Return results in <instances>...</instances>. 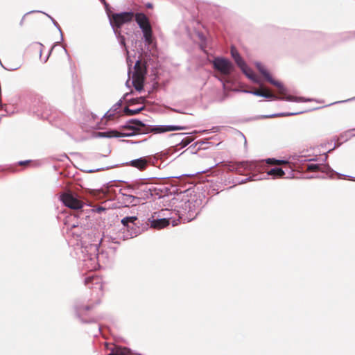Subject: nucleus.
<instances>
[{"instance_id":"obj_2","label":"nucleus","mask_w":355,"mask_h":355,"mask_svg":"<svg viewBox=\"0 0 355 355\" xmlns=\"http://www.w3.org/2000/svg\"><path fill=\"white\" fill-rule=\"evenodd\" d=\"M101 241L98 243L86 244L82 243L80 246L77 245L76 254L80 268L85 270L93 271L100 267V259L104 256L103 253H98V246Z\"/></svg>"},{"instance_id":"obj_37","label":"nucleus","mask_w":355,"mask_h":355,"mask_svg":"<svg viewBox=\"0 0 355 355\" xmlns=\"http://www.w3.org/2000/svg\"><path fill=\"white\" fill-rule=\"evenodd\" d=\"M40 12L39 10H33V11H30V12H28L27 13L25 14V15L22 17V19H21V21H20V25L22 26L23 25V23H24V17L26 15H28L30 13H32V12Z\"/></svg>"},{"instance_id":"obj_29","label":"nucleus","mask_w":355,"mask_h":355,"mask_svg":"<svg viewBox=\"0 0 355 355\" xmlns=\"http://www.w3.org/2000/svg\"><path fill=\"white\" fill-rule=\"evenodd\" d=\"M40 12H42V11ZM42 13H43V12H42ZM44 14L46 15L51 19L53 24L56 27V28L58 30V31L60 33V40L61 41L63 40L62 32L61 28H60V25L58 24V23L51 15H49L45 12H44Z\"/></svg>"},{"instance_id":"obj_4","label":"nucleus","mask_w":355,"mask_h":355,"mask_svg":"<svg viewBox=\"0 0 355 355\" xmlns=\"http://www.w3.org/2000/svg\"><path fill=\"white\" fill-rule=\"evenodd\" d=\"M124 239L136 237L141 233L144 228L139 226L140 221L137 216H126L121 219Z\"/></svg>"},{"instance_id":"obj_22","label":"nucleus","mask_w":355,"mask_h":355,"mask_svg":"<svg viewBox=\"0 0 355 355\" xmlns=\"http://www.w3.org/2000/svg\"><path fill=\"white\" fill-rule=\"evenodd\" d=\"M257 167V164L253 162L244 161L241 162L238 165V169L241 170H254Z\"/></svg>"},{"instance_id":"obj_50","label":"nucleus","mask_w":355,"mask_h":355,"mask_svg":"<svg viewBox=\"0 0 355 355\" xmlns=\"http://www.w3.org/2000/svg\"><path fill=\"white\" fill-rule=\"evenodd\" d=\"M130 69H129L128 71V76L130 77Z\"/></svg>"},{"instance_id":"obj_9","label":"nucleus","mask_w":355,"mask_h":355,"mask_svg":"<svg viewBox=\"0 0 355 355\" xmlns=\"http://www.w3.org/2000/svg\"><path fill=\"white\" fill-rule=\"evenodd\" d=\"M214 68L221 74L228 76L234 69L233 64L223 57H216L212 61Z\"/></svg>"},{"instance_id":"obj_45","label":"nucleus","mask_w":355,"mask_h":355,"mask_svg":"<svg viewBox=\"0 0 355 355\" xmlns=\"http://www.w3.org/2000/svg\"><path fill=\"white\" fill-rule=\"evenodd\" d=\"M42 119H47V118H48V116H47V115H46V114H42Z\"/></svg>"},{"instance_id":"obj_48","label":"nucleus","mask_w":355,"mask_h":355,"mask_svg":"<svg viewBox=\"0 0 355 355\" xmlns=\"http://www.w3.org/2000/svg\"><path fill=\"white\" fill-rule=\"evenodd\" d=\"M128 95H129V93H126V94H125V96H124L123 98H125L127 96H128Z\"/></svg>"},{"instance_id":"obj_39","label":"nucleus","mask_w":355,"mask_h":355,"mask_svg":"<svg viewBox=\"0 0 355 355\" xmlns=\"http://www.w3.org/2000/svg\"><path fill=\"white\" fill-rule=\"evenodd\" d=\"M105 6V8L106 11H108V8L110 7L109 4L106 2L105 0H100Z\"/></svg>"},{"instance_id":"obj_43","label":"nucleus","mask_w":355,"mask_h":355,"mask_svg":"<svg viewBox=\"0 0 355 355\" xmlns=\"http://www.w3.org/2000/svg\"><path fill=\"white\" fill-rule=\"evenodd\" d=\"M53 47H54V46L51 48V51H50V52H49V55H48L46 56V58H45V60H44V62H46L47 61V59L49 58V55H50V53H51V51L53 50Z\"/></svg>"},{"instance_id":"obj_3","label":"nucleus","mask_w":355,"mask_h":355,"mask_svg":"<svg viewBox=\"0 0 355 355\" xmlns=\"http://www.w3.org/2000/svg\"><path fill=\"white\" fill-rule=\"evenodd\" d=\"M200 205V200L196 196L189 198H183L179 205L175 206V211L178 212L179 218H184V220L191 221L198 214Z\"/></svg>"},{"instance_id":"obj_49","label":"nucleus","mask_w":355,"mask_h":355,"mask_svg":"<svg viewBox=\"0 0 355 355\" xmlns=\"http://www.w3.org/2000/svg\"><path fill=\"white\" fill-rule=\"evenodd\" d=\"M37 44H39L40 46H43L42 44L41 43H37Z\"/></svg>"},{"instance_id":"obj_30","label":"nucleus","mask_w":355,"mask_h":355,"mask_svg":"<svg viewBox=\"0 0 355 355\" xmlns=\"http://www.w3.org/2000/svg\"><path fill=\"white\" fill-rule=\"evenodd\" d=\"M116 37H117L118 40H119V44L124 47L125 51L127 53H129L128 49H127V46L125 45V38L123 35H121V31H120V35L119 34H117V35H115Z\"/></svg>"},{"instance_id":"obj_33","label":"nucleus","mask_w":355,"mask_h":355,"mask_svg":"<svg viewBox=\"0 0 355 355\" xmlns=\"http://www.w3.org/2000/svg\"><path fill=\"white\" fill-rule=\"evenodd\" d=\"M145 101H146V99L144 97H139V98H132L130 100V102L132 104L139 103H144L145 102Z\"/></svg>"},{"instance_id":"obj_7","label":"nucleus","mask_w":355,"mask_h":355,"mask_svg":"<svg viewBox=\"0 0 355 355\" xmlns=\"http://www.w3.org/2000/svg\"><path fill=\"white\" fill-rule=\"evenodd\" d=\"M134 69L135 71L132 74V84L137 91L141 92L144 90V83L146 71L141 66L139 60H137L134 66Z\"/></svg>"},{"instance_id":"obj_12","label":"nucleus","mask_w":355,"mask_h":355,"mask_svg":"<svg viewBox=\"0 0 355 355\" xmlns=\"http://www.w3.org/2000/svg\"><path fill=\"white\" fill-rule=\"evenodd\" d=\"M306 170L310 172L322 171L327 174L331 173L330 178H332V175H338L339 177L344 176L343 174L337 173L334 171L329 165H324L322 166L318 164H309L306 165Z\"/></svg>"},{"instance_id":"obj_26","label":"nucleus","mask_w":355,"mask_h":355,"mask_svg":"<svg viewBox=\"0 0 355 355\" xmlns=\"http://www.w3.org/2000/svg\"><path fill=\"white\" fill-rule=\"evenodd\" d=\"M151 186H152L151 189H153L152 190H154V191L153 192H151V194H153V195L150 196V198H153L155 199L161 198L164 196L162 189L158 188L157 187H156L155 185H154L153 184H151Z\"/></svg>"},{"instance_id":"obj_18","label":"nucleus","mask_w":355,"mask_h":355,"mask_svg":"<svg viewBox=\"0 0 355 355\" xmlns=\"http://www.w3.org/2000/svg\"><path fill=\"white\" fill-rule=\"evenodd\" d=\"M150 132L155 134L164 133L165 125H147L144 123V127L141 130V133L145 135Z\"/></svg>"},{"instance_id":"obj_24","label":"nucleus","mask_w":355,"mask_h":355,"mask_svg":"<svg viewBox=\"0 0 355 355\" xmlns=\"http://www.w3.org/2000/svg\"><path fill=\"white\" fill-rule=\"evenodd\" d=\"M108 355H132L130 350L126 348L115 347Z\"/></svg>"},{"instance_id":"obj_19","label":"nucleus","mask_w":355,"mask_h":355,"mask_svg":"<svg viewBox=\"0 0 355 355\" xmlns=\"http://www.w3.org/2000/svg\"><path fill=\"white\" fill-rule=\"evenodd\" d=\"M126 164L132 167L137 168L140 171H143L148 166L149 164V159L146 157H142L131 160L130 162H127Z\"/></svg>"},{"instance_id":"obj_41","label":"nucleus","mask_w":355,"mask_h":355,"mask_svg":"<svg viewBox=\"0 0 355 355\" xmlns=\"http://www.w3.org/2000/svg\"><path fill=\"white\" fill-rule=\"evenodd\" d=\"M186 133H178V134H171V136H178V137H182L183 135H185Z\"/></svg>"},{"instance_id":"obj_8","label":"nucleus","mask_w":355,"mask_h":355,"mask_svg":"<svg viewBox=\"0 0 355 355\" xmlns=\"http://www.w3.org/2000/svg\"><path fill=\"white\" fill-rule=\"evenodd\" d=\"M60 200L66 207L72 209L78 210V212L85 209V206H84L83 201L71 191L62 193L60 196Z\"/></svg>"},{"instance_id":"obj_10","label":"nucleus","mask_w":355,"mask_h":355,"mask_svg":"<svg viewBox=\"0 0 355 355\" xmlns=\"http://www.w3.org/2000/svg\"><path fill=\"white\" fill-rule=\"evenodd\" d=\"M285 175L284 171L282 168L279 167H274L270 169H268L266 173H262L261 174H254L252 176H250L245 180H241L239 184L245 183L248 180H259L262 179L266 178L267 176L271 175L274 178H282Z\"/></svg>"},{"instance_id":"obj_15","label":"nucleus","mask_w":355,"mask_h":355,"mask_svg":"<svg viewBox=\"0 0 355 355\" xmlns=\"http://www.w3.org/2000/svg\"><path fill=\"white\" fill-rule=\"evenodd\" d=\"M134 132H119L115 130H109L105 132H98L96 134V137L100 138H113V137H132Z\"/></svg>"},{"instance_id":"obj_23","label":"nucleus","mask_w":355,"mask_h":355,"mask_svg":"<svg viewBox=\"0 0 355 355\" xmlns=\"http://www.w3.org/2000/svg\"><path fill=\"white\" fill-rule=\"evenodd\" d=\"M242 72L250 80L255 83H258V80L254 75L253 71L248 67V65L245 64V67H240Z\"/></svg>"},{"instance_id":"obj_5","label":"nucleus","mask_w":355,"mask_h":355,"mask_svg":"<svg viewBox=\"0 0 355 355\" xmlns=\"http://www.w3.org/2000/svg\"><path fill=\"white\" fill-rule=\"evenodd\" d=\"M151 184L147 182L144 180H139L132 182L129 185L128 189L132 190L135 196L128 195V197L134 199L146 200L149 199L153 195L151 192L154 190Z\"/></svg>"},{"instance_id":"obj_20","label":"nucleus","mask_w":355,"mask_h":355,"mask_svg":"<svg viewBox=\"0 0 355 355\" xmlns=\"http://www.w3.org/2000/svg\"><path fill=\"white\" fill-rule=\"evenodd\" d=\"M121 103L122 100L120 99L118 102L113 105L112 107L107 112L105 113L103 117L111 119L114 116L116 112L121 106Z\"/></svg>"},{"instance_id":"obj_42","label":"nucleus","mask_w":355,"mask_h":355,"mask_svg":"<svg viewBox=\"0 0 355 355\" xmlns=\"http://www.w3.org/2000/svg\"><path fill=\"white\" fill-rule=\"evenodd\" d=\"M173 111H174L175 112H177V113H184L182 110H177V109H173Z\"/></svg>"},{"instance_id":"obj_1","label":"nucleus","mask_w":355,"mask_h":355,"mask_svg":"<svg viewBox=\"0 0 355 355\" xmlns=\"http://www.w3.org/2000/svg\"><path fill=\"white\" fill-rule=\"evenodd\" d=\"M106 12L109 18L110 26L115 35H120L121 26L131 21L135 16V21L142 31L145 46H149L153 44L152 27L149 19L145 14L138 12L135 15L132 11L112 13L110 7L108 8V11H106Z\"/></svg>"},{"instance_id":"obj_13","label":"nucleus","mask_w":355,"mask_h":355,"mask_svg":"<svg viewBox=\"0 0 355 355\" xmlns=\"http://www.w3.org/2000/svg\"><path fill=\"white\" fill-rule=\"evenodd\" d=\"M144 127V123L138 119H130L125 124L122 125L123 128L128 129L132 130L131 132H134L132 136L136 135H142L141 130Z\"/></svg>"},{"instance_id":"obj_16","label":"nucleus","mask_w":355,"mask_h":355,"mask_svg":"<svg viewBox=\"0 0 355 355\" xmlns=\"http://www.w3.org/2000/svg\"><path fill=\"white\" fill-rule=\"evenodd\" d=\"M170 219L171 218L158 217L157 214H153L151 217L148 218V221L152 227L161 229L169 225Z\"/></svg>"},{"instance_id":"obj_38","label":"nucleus","mask_w":355,"mask_h":355,"mask_svg":"<svg viewBox=\"0 0 355 355\" xmlns=\"http://www.w3.org/2000/svg\"><path fill=\"white\" fill-rule=\"evenodd\" d=\"M31 161V160H25V161H19L18 162V164L20 166L26 165L29 164Z\"/></svg>"},{"instance_id":"obj_46","label":"nucleus","mask_w":355,"mask_h":355,"mask_svg":"<svg viewBox=\"0 0 355 355\" xmlns=\"http://www.w3.org/2000/svg\"><path fill=\"white\" fill-rule=\"evenodd\" d=\"M152 6H152V4H151L150 3H147V5H146V7H147V8H152Z\"/></svg>"},{"instance_id":"obj_28","label":"nucleus","mask_w":355,"mask_h":355,"mask_svg":"<svg viewBox=\"0 0 355 355\" xmlns=\"http://www.w3.org/2000/svg\"><path fill=\"white\" fill-rule=\"evenodd\" d=\"M299 114L298 112H282L263 116V118H272L276 116H293Z\"/></svg>"},{"instance_id":"obj_25","label":"nucleus","mask_w":355,"mask_h":355,"mask_svg":"<svg viewBox=\"0 0 355 355\" xmlns=\"http://www.w3.org/2000/svg\"><path fill=\"white\" fill-rule=\"evenodd\" d=\"M145 109L144 106H142L137 109H130L128 107H125L123 109V112L125 115L132 116L137 114H139L140 112Z\"/></svg>"},{"instance_id":"obj_34","label":"nucleus","mask_w":355,"mask_h":355,"mask_svg":"<svg viewBox=\"0 0 355 355\" xmlns=\"http://www.w3.org/2000/svg\"><path fill=\"white\" fill-rule=\"evenodd\" d=\"M282 162V163H287L286 161H284V160H276L274 158H268L267 160H266V163L267 164H274L275 162Z\"/></svg>"},{"instance_id":"obj_11","label":"nucleus","mask_w":355,"mask_h":355,"mask_svg":"<svg viewBox=\"0 0 355 355\" xmlns=\"http://www.w3.org/2000/svg\"><path fill=\"white\" fill-rule=\"evenodd\" d=\"M256 67L259 71L265 77V78L272 85L276 86L279 89V93L281 94H285L287 92L286 88L280 82L274 80L270 73L267 71V69L264 67V66L261 62H256Z\"/></svg>"},{"instance_id":"obj_31","label":"nucleus","mask_w":355,"mask_h":355,"mask_svg":"<svg viewBox=\"0 0 355 355\" xmlns=\"http://www.w3.org/2000/svg\"><path fill=\"white\" fill-rule=\"evenodd\" d=\"M98 280V279L94 278V277H92V278L89 277V278L87 279V280H86L87 283L91 282L92 284V285H94V284L96 285L94 287L89 286V288H96V289L102 288L103 286H102V284H99V285L98 284V282H97Z\"/></svg>"},{"instance_id":"obj_52","label":"nucleus","mask_w":355,"mask_h":355,"mask_svg":"<svg viewBox=\"0 0 355 355\" xmlns=\"http://www.w3.org/2000/svg\"><path fill=\"white\" fill-rule=\"evenodd\" d=\"M58 43H59V42H56V43H55V44H54V46H55Z\"/></svg>"},{"instance_id":"obj_14","label":"nucleus","mask_w":355,"mask_h":355,"mask_svg":"<svg viewBox=\"0 0 355 355\" xmlns=\"http://www.w3.org/2000/svg\"><path fill=\"white\" fill-rule=\"evenodd\" d=\"M80 220L77 223H67L68 225V229L70 230L71 234L73 236H76L77 237H80V239H83V234L85 232V228H83V226L85 227L86 225L84 223V219L78 218Z\"/></svg>"},{"instance_id":"obj_36","label":"nucleus","mask_w":355,"mask_h":355,"mask_svg":"<svg viewBox=\"0 0 355 355\" xmlns=\"http://www.w3.org/2000/svg\"><path fill=\"white\" fill-rule=\"evenodd\" d=\"M352 101H355V96L352 97V98H350L349 99H347V100L340 101H338V102H335L333 104H335V103H345V102Z\"/></svg>"},{"instance_id":"obj_35","label":"nucleus","mask_w":355,"mask_h":355,"mask_svg":"<svg viewBox=\"0 0 355 355\" xmlns=\"http://www.w3.org/2000/svg\"><path fill=\"white\" fill-rule=\"evenodd\" d=\"M190 143V140L189 139H182L180 144L182 145V146H187Z\"/></svg>"},{"instance_id":"obj_21","label":"nucleus","mask_w":355,"mask_h":355,"mask_svg":"<svg viewBox=\"0 0 355 355\" xmlns=\"http://www.w3.org/2000/svg\"><path fill=\"white\" fill-rule=\"evenodd\" d=\"M231 55L233 59L234 60L237 66L240 68L241 67H245V64H246L245 61L241 58L239 53L234 48H232L231 49Z\"/></svg>"},{"instance_id":"obj_27","label":"nucleus","mask_w":355,"mask_h":355,"mask_svg":"<svg viewBox=\"0 0 355 355\" xmlns=\"http://www.w3.org/2000/svg\"><path fill=\"white\" fill-rule=\"evenodd\" d=\"M187 128H188L187 126L175 125H165V132L176 131V130H187Z\"/></svg>"},{"instance_id":"obj_17","label":"nucleus","mask_w":355,"mask_h":355,"mask_svg":"<svg viewBox=\"0 0 355 355\" xmlns=\"http://www.w3.org/2000/svg\"><path fill=\"white\" fill-rule=\"evenodd\" d=\"M106 209L103 207L98 206L97 207L91 208L89 205H85V209H83L78 212H77L76 215H75V217L81 218V219H87V218L89 217V213H98L101 214V212L105 211Z\"/></svg>"},{"instance_id":"obj_40","label":"nucleus","mask_w":355,"mask_h":355,"mask_svg":"<svg viewBox=\"0 0 355 355\" xmlns=\"http://www.w3.org/2000/svg\"><path fill=\"white\" fill-rule=\"evenodd\" d=\"M103 170H104V168H95V169L89 170L88 172L89 173H94V172L101 171H103Z\"/></svg>"},{"instance_id":"obj_6","label":"nucleus","mask_w":355,"mask_h":355,"mask_svg":"<svg viewBox=\"0 0 355 355\" xmlns=\"http://www.w3.org/2000/svg\"><path fill=\"white\" fill-rule=\"evenodd\" d=\"M244 92L252 94L254 96H261L271 100H282L292 102H306L310 101L309 99H306L304 97H295L291 95H286V93L285 94H282L283 96L280 97L275 94L263 92L260 90H245Z\"/></svg>"},{"instance_id":"obj_47","label":"nucleus","mask_w":355,"mask_h":355,"mask_svg":"<svg viewBox=\"0 0 355 355\" xmlns=\"http://www.w3.org/2000/svg\"><path fill=\"white\" fill-rule=\"evenodd\" d=\"M125 84H126V85H127L128 87H129V85H128V84H129V80H128L126 81V83H125Z\"/></svg>"},{"instance_id":"obj_44","label":"nucleus","mask_w":355,"mask_h":355,"mask_svg":"<svg viewBox=\"0 0 355 355\" xmlns=\"http://www.w3.org/2000/svg\"><path fill=\"white\" fill-rule=\"evenodd\" d=\"M5 69H6V70H8V71H15V70L17 69H18V67L9 68V69H8V68H5Z\"/></svg>"},{"instance_id":"obj_51","label":"nucleus","mask_w":355,"mask_h":355,"mask_svg":"<svg viewBox=\"0 0 355 355\" xmlns=\"http://www.w3.org/2000/svg\"><path fill=\"white\" fill-rule=\"evenodd\" d=\"M40 54L42 55V49L40 50Z\"/></svg>"},{"instance_id":"obj_32","label":"nucleus","mask_w":355,"mask_h":355,"mask_svg":"<svg viewBox=\"0 0 355 355\" xmlns=\"http://www.w3.org/2000/svg\"><path fill=\"white\" fill-rule=\"evenodd\" d=\"M154 214H157L158 217L161 218H170L169 215L171 214L170 210L168 209H161L158 212H155Z\"/></svg>"}]
</instances>
